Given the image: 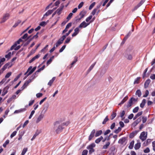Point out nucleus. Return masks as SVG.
I'll list each match as a JSON object with an SVG mask.
<instances>
[{
	"mask_svg": "<svg viewBox=\"0 0 155 155\" xmlns=\"http://www.w3.org/2000/svg\"><path fill=\"white\" fill-rule=\"evenodd\" d=\"M142 5L140 3H138L134 9V10H137L138 8H139L140 6Z\"/></svg>",
	"mask_w": 155,
	"mask_h": 155,
	"instance_id": "obj_48",
	"label": "nucleus"
},
{
	"mask_svg": "<svg viewBox=\"0 0 155 155\" xmlns=\"http://www.w3.org/2000/svg\"><path fill=\"white\" fill-rule=\"evenodd\" d=\"M136 134V133L135 132H133L130 133L129 135V137L130 138H133L134 137Z\"/></svg>",
	"mask_w": 155,
	"mask_h": 155,
	"instance_id": "obj_41",
	"label": "nucleus"
},
{
	"mask_svg": "<svg viewBox=\"0 0 155 155\" xmlns=\"http://www.w3.org/2000/svg\"><path fill=\"white\" fill-rule=\"evenodd\" d=\"M78 58L77 57H74V60L73 61V62L71 64V66L70 68H71L72 66L77 61Z\"/></svg>",
	"mask_w": 155,
	"mask_h": 155,
	"instance_id": "obj_30",
	"label": "nucleus"
},
{
	"mask_svg": "<svg viewBox=\"0 0 155 155\" xmlns=\"http://www.w3.org/2000/svg\"><path fill=\"white\" fill-rule=\"evenodd\" d=\"M21 22V21L20 20H18L17 21V22H16L14 25L13 26V28L16 27Z\"/></svg>",
	"mask_w": 155,
	"mask_h": 155,
	"instance_id": "obj_33",
	"label": "nucleus"
},
{
	"mask_svg": "<svg viewBox=\"0 0 155 155\" xmlns=\"http://www.w3.org/2000/svg\"><path fill=\"white\" fill-rule=\"evenodd\" d=\"M128 97L127 96L125 97L121 101V102L118 104V105L121 106L128 99Z\"/></svg>",
	"mask_w": 155,
	"mask_h": 155,
	"instance_id": "obj_16",
	"label": "nucleus"
},
{
	"mask_svg": "<svg viewBox=\"0 0 155 155\" xmlns=\"http://www.w3.org/2000/svg\"><path fill=\"white\" fill-rule=\"evenodd\" d=\"M8 92L7 90L5 88H4L3 90L2 96H4Z\"/></svg>",
	"mask_w": 155,
	"mask_h": 155,
	"instance_id": "obj_31",
	"label": "nucleus"
},
{
	"mask_svg": "<svg viewBox=\"0 0 155 155\" xmlns=\"http://www.w3.org/2000/svg\"><path fill=\"white\" fill-rule=\"evenodd\" d=\"M28 37V34L27 33H26L24 34V35L21 37L22 39H25L26 38Z\"/></svg>",
	"mask_w": 155,
	"mask_h": 155,
	"instance_id": "obj_63",
	"label": "nucleus"
},
{
	"mask_svg": "<svg viewBox=\"0 0 155 155\" xmlns=\"http://www.w3.org/2000/svg\"><path fill=\"white\" fill-rule=\"evenodd\" d=\"M96 63V62H95L91 65V66L90 67L87 71V73H88L89 72H90L93 69L94 66L95 65Z\"/></svg>",
	"mask_w": 155,
	"mask_h": 155,
	"instance_id": "obj_18",
	"label": "nucleus"
},
{
	"mask_svg": "<svg viewBox=\"0 0 155 155\" xmlns=\"http://www.w3.org/2000/svg\"><path fill=\"white\" fill-rule=\"evenodd\" d=\"M117 114L115 112H113L112 114L111 115V120H113L116 116Z\"/></svg>",
	"mask_w": 155,
	"mask_h": 155,
	"instance_id": "obj_34",
	"label": "nucleus"
},
{
	"mask_svg": "<svg viewBox=\"0 0 155 155\" xmlns=\"http://www.w3.org/2000/svg\"><path fill=\"white\" fill-rule=\"evenodd\" d=\"M141 120V117L138 118L136 120H135L133 123V124L135 126L136 125L138 124Z\"/></svg>",
	"mask_w": 155,
	"mask_h": 155,
	"instance_id": "obj_17",
	"label": "nucleus"
},
{
	"mask_svg": "<svg viewBox=\"0 0 155 155\" xmlns=\"http://www.w3.org/2000/svg\"><path fill=\"white\" fill-rule=\"evenodd\" d=\"M86 13V12L85 11H82L79 14V15L81 16L80 17H81L82 18H83L85 15Z\"/></svg>",
	"mask_w": 155,
	"mask_h": 155,
	"instance_id": "obj_28",
	"label": "nucleus"
},
{
	"mask_svg": "<svg viewBox=\"0 0 155 155\" xmlns=\"http://www.w3.org/2000/svg\"><path fill=\"white\" fill-rule=\"evenodd\" d=\"M127 138L126 137H123L119 139L118 141L119 143L123 145L126 143Z\"/></svg>",
	"mask_w": 155,
	"mask_h": 155,
	"instance_id": "obj_10",
	"label": "nucleus"
},
{
	"mask_svg": "<svg viewBox=\"0 0 155 155\" xmlns=\"http://www.w3.org/2000/svg\"><path fill=\"white\" fill-rule=\"evenodd\" d=\"M92 15H90L86 19V22H88L92 18Z\"/></svg>",
	"mask_w": 155,
	"mask_h": 155,
	"instance_id": "obj_56",
	"label": "nucleus"
},
{
	"mask_svg": "<svg viewBox=\"0 0 155 155\" xmlns=\"http://www.w3.org/2000/svg\"><path fill=\"white\" fill-rule=\"evenodd\" d=\"M73 15V14L72 13H70L68 17L67 18V19L68 21L71 18L72 16V15Z\"/></svg>",
	"mask_w": 155,
	"mask_h": 155,
	"instance_id": "obj_45",
	"label": "nucleus"
},
{
	"mask_svg": "<svg viewBox=\"0 0 155 155\" xmlns=\"http://www.w3.org/2000/svg\"><path fill=\"white\" fill-rule=\"evenodd\" d=\"M147 120V117H142V122L143 123H145Z\"/></svg>",
	"mask_w": 155,
	"mask_h": 155,
	"instance_id": "obj_61",
	"label": "nucleus"
},
{
	"mask_svg": "<svg viewBox=\"0 0 155 155\" xmlns=\"http://www.w3.org/2000/svg\"><path fill=\"white\" fill-rule=\"evenodd\" d=\"M9 142V140H7L4 143L3 146L4 147H5L7 145H8Z\"/></svg>",
	"mask_w": 155,
	"mask_h": 155,
	"instance_id": "obj_37",
	"label": "nucleus"
},
{
	"mask_svg": "<svg viewBox=\"0 0 155 155\" xmlns=\"http://www.w3.org/2000/svg\"><path fill=\"white\" fill-rule=\"evenodd\" d=\"M63 128V125L60 124L58 121H56L54 123L53 129L57 134L61 132Z\"/></svg>",
	"mask_w": 155,
	"mask_h": 155,
	"instance_id": "obj_1",
	"label": "nucleus"
},
{
	"mask_svg": "<svg viewBox=\"0 0 155 155\" xmlns=\"http://www.w3.org/2000/svg\"><path fill=\"white\" fill-rule=\"evenodd\" d=\"M37 76H36V73H34L32 74V75L29 79L26 81L24 84L26 87Z\"/></svg>",
	"mask_w": 155,
	"mask_h": 155,
	"instance_id": "obj_4",
	"label": "nucleus"
},
{
	"mask_svg": "<svg viewBox=\"0 0 155 155\" xmlns=\"http://www.w3.org/2000/svg\"><path fill=\"white\" fill-rule=\"evenodd\" d=\"M125 57L128 60H131L133 58V56L132 55L127 53L125 55Z\"/></svg>",
	"mask_w": 155,
	"mask_h": 155,
	"instance_id": "obj_14",
	"label": "nucleus"
},
{
	"mask_svg": "<svg viewBox=\"0 0 155 155\" xmlns=\"http://www.w3.org/2000/svg\"><path fill=\"white\" fill-rule=\"evenodd\" d=\"M92 22V21H91L89 23H86L85 21H84L78 26L80 28H85L89 25Z\"/></svg>",
	"mask_w": 155,
	"mask_h": 155,
	"instance_id": "obj_8",
	"label": "nucleus"
},
{
	"mask_svg": "<svg viewBox=\"0 0 155 155\" xmlns=\"http://www.w3.org/2000/svg\"><path fill=\"white\" fill-rule=\"evenodd\" d=\"M102 130L97 131L96 133L95 134V137H97L100 136L102 134Z\"/></svg>",
	"mask_w": 155,
	"mask_h": 155,
	"instance_id": "obj_25",
	"label": "nucleus"
},
{
	"mask_svg": "<svg viewBox=\"0 0 155 155\" xmlns=\"http://www.w3.org/2000/svg\"><path fill=\"white\" fill-rule=\"evenodd\" d=\"M110 143L109 142H107L106 143V144L104 145L103 149H107L108 148V146L110 145Z\"/></svg>",
	"mask_w": 155,
	"mask_h": 155,
	"instance_id": "obj_29",
	"label": "nucleus"
},
{
	"mask_svg": "<svg viewBox=\"0 0 155 155\" xmlns=\"http://www.w3.org/2000/svg\"><path fill=\"white\" fill-rule=\"evenodd\" d=\"M152 143L153 150L155 152V141L153 142Z\"/></svg>",
	"mask_w": 155,
	"mask_h": 155,
	"instance_id": "obj_64",
	"label": "nucleus"
},
{
	"mask_svg": "<svg viewBox=\"0 0 155 155\" xmlns=\"http://www.w3.org/2000/svg\"><path fill=\"white\" fill-rule=\"evenodd\" d=\"M103 139V137L101 136L100 137L95 140V142L97 143H98Z\"/></svg>",
	"mask_w": 155,
	"mask_h": 155,
	"instance_id": "obj_27",
	"label": "nucleus"
},
{
	"mask_svg": "<svg viewBox=\"0 0 155 155\" xmlns=\"http://www.w3.org/2000/svg\"><path fill=\"white\" fill-rule=\"evenodd\" d=\"M44 116V114L42 113V112H41L40 115L38 116L36 120V123H38L43 118Z\"/></svg>",
	"mask_w": 155,
	"mask_h": 155,
	"instance_id": "obj_9",
	"label": "nucleus"
},
{
	"mask_svg": "<svg viewBox=\"0 0 155 155\" xmlns=\"http://www.w3.org/2000/svg\"><path fill=\"white\" fill-rule=\"evenodd\" d=\"M23 40L21 38H20L17 41L15 42V43H16V45H17L19 44L20 43V42H23Z\"/></svg>",
	"mask_w": 155,
	"mask_h": 155,
	"instance_id": "obj_46",
	"label": "nucleus"
},
{
	"mask_svg": "<svg viewBox=\"0 0 155 155\" xmlns=\"http://www.w3.org/2000/svg\"><path fill=\"white\" fill-rule=\"evenodd\" d=\"M134 140H132L131 141V142L130 143V145L129 146V148L130 149H132L134 147Z\"/></svg>",
	"mask_w": 155,
	"mask_h": 155,
	"instance_id": "obj_26",
	"label": "nucleus"
},
{
	"mask_svg": "<svg viewBox=\"0 0 155 155\" xmlns=\"http://www.w3.org/2000/svg\"><path fill=\"white\" fill-rule=\"evenodd\" d=\"M71 38L70 37H68L66 40L65 41L64 44H68L69 42L70 41H71Z\"/></svg>",
	"mask_w": 155,
	"mask_h": 155,
	"instance_id": "obj_44",
	"label": "nucleus"
},
{
	"mask_svg": "<svg viewBox=\"0 0 155 155\" xmlns=\"http://www.w3.org/2000/svg\"><path fill=\"white\" fill-rule=\"evenodd\" d=\"M147 137V134H145V133L144 131L142 132L139 137L142 140V141H143L145 140Z\"/></svg>",
	"mask_w": 155,
	"mask_h": 155,
	"instance_id": "obj_6",
	"label": "nucleus"
},
{
	"mask_svg": "<svg viewBox=\"0 0 155 155\" xmlns=\"http://www.w3.org/2000/svg\"><path fill=\"white\" fill-rule=\"evenodd\" d=\"M54 11L53 10H48L44 15V17L48 16L52 13Z\"/></svg>",
	"mask_w": 155,
	"mask_h": 155,
	"instance_id": "obj_15",
	"label": "nucleus"
},
{
	"mask_svg": "<svg viewBox=\"0 0 155 155\" xmlns=\"http://www.w3.org/2000/svg\"><path fill=\"white\" fill-rule=\"evenodd\" d=\"M95 147V144L94 143H93L89 145L87 147V149L89 150V154H92L94 151V150L93 148Z\"/></svg>",
	"mask_w": 155,
	"mask_h": 155,
	"instance_id": "obj_2",
	"label": "nucleus"
},
{
	"mask_svg": "<svg viewBox=\"0 0 155 155\" xmlns=\"http://www.w3.org/2000/svg\"><path fill=\"white\" fill-rule=\"evenodd\" d=\"M17 46L16 44V43H14V44L12 45L10 48V49L8 50V51H9L10 50H13L14 49V48Z\"/></svg>",
	"mask_w": 155,
	"mask_h": 155,
	"instance_id": "obj_52",
	"label": "nucleus"
},
{
	"mask_svg": "<svg viewBox=\"0 0 155 155\" xmlns=\"http://www.w3.org/2000/svg\"><path fill=\"white\" fill-rule=\"evenodd\" d=\"M97 10L95 8L94 9V10L92 11V12H91V15H94L97 12Z\"/></svg>",
	"mask_w": 155,
	"mask_h": 155,
	"instance_id": "obj_55",
	"label": "nucleus"
},
{
	"mask_svg": "<svg viewBox=\"0 0 155 155\" xmlns=\"http://www.w3.org/2000/svg\"><path fill=\"white\" fill-rule=\"evenodd\" d=\"M137 99L134 97H131L129 100L127 104V107L128 108L131 106L134 102L137 101Z\"/></svg>",
	"mask_w": 155,
	"mask_h": 155,
	"instance_id": "obj_3",
	"label": "nucleus"
},
{
	"mask_svg": "<svg viewBox=\"0 0 155 155\" xmlns=\"http://www.w3.org/2000/svg\"><path fill=\"white\" fill-rule=\"evenodd\" d=\"M149 94V92L148 90H146L145 92V94L143 95V97H147Z\"/></svg>",
	"mask_w": 155,
	"mask_h": 155,
	"instance_id": "obj_51",
	"label": "nucleus"
},
{
	"mask_svg": "<svg viewBox=\"0 0 155 155\" xmlns=\"http://www.w3.org/2000/svg\"><path fill=\"white\" fill-rule=\"evenodd\" d=\"M121 130V128L120 127H119L117 129H116L114 130V132L116 134H118Z\"/></svg>",
	"mask_w": 155,
	"mask_h": 155,
	"instance_id": "obj_43",
	"label": "nucleus"
},
{
	"mask_svg": "<svg viewBox=\"0 0 155 155\" xmlns=\"http://www.w3.org/2000/svg\"><path fill=\"white\" fill-rule=\"evenodd\" d=\"M7 65V64H5L1 69V71H2V72H3L8 68Z\"/></svg>",
	"mask_w": 155,
	"mask_h": 155,
	"instance_id": "obj_42",
	"label": "nucleus"
},
{
	"mask_svg": "<svg viewBox=\"0 0 155 155\" xmlns=\"http://www.w3.org/2000/svg\"><path fill=\"white\" fill-rule=\"evenodd\" d=\"M28 150V148H25L23 149L21 153V155H24Z\"/></svg>",
	"mask_w": 155,
	"mask_h": 155,
	"instance_id": "obj_35",
	"label": "nucleus"
},
{
	"mask_svg": "<svg viewBox=\"0 0 155 155\" xmlns=\"http://www.w3.org/2000/svg\"><path fill=\"white\" fill-rule=\"evenodd\" d=\"M65 39V36H63L58 40L57 42H58L59 44L61 45L63 43L64 40Z\"/></svg>",
	"mask_w": 155,
	"mask_h": 155,
	"instance_id": "obj_13",
	"label": "nucleus"
},
{
	"mask_svg": "<svg viewBox=\"0 0 155 155\" xmlns=\"http://www.w3.org/2000/svg\"><path fill=\"white\" fill-rule=\"evenodd\" d=\"M66 47V45H64L61 47V48L60 49L59 51V52H61Z\"/></svg>",
	"mask_w": 155,
	"mask_h": 155,
	"instance_id": "obj_54",
	"label": "nucleus"
},
{
	"mask_svg": "<svg viewBox=\"0 0 155 155\" xmlns=\"http://www.w3.org/2000/svg\"><path fill=\"white\" fill-rule=\"evenodd\" d=\"M150 152V150L149 147H147L144 150V152L146 153H149Z\"/></svg>",
	"mask_w": 155,
	"mask_h": 155,
	"instance_id": "obj_60",
	"label": "nucleus"
},
{
	"mask_svg": "<svg viewBox=\"0 0 155 155\" xmlns=\"http://www.w3.org/2000/svg\"><path fill=\"white\" fill-rule=\"evenodd\" d=\"M88 151L87 150H84L82 152L81 155H87Z\"/></svg>",
	"mask_w": 155,
	"mask_h": 155,
	"instance_id": "obj_57",
	"label": "nucleus"
},
{
	"mask_svg": "<svg viewBox=\"0 0 155 155\" xmlns=\"http://www.w3.org/2000/svg\"><path fill=\"white\" fill-rule=\"evenodd\" d=\"M151 141V140L150 139H148L147 140L146 142L143 143V145L144 146H146L148 145Z\"/></svg>",
	"mask_w": 155,
	"mask_h": 155,
	"instance_id": "obj_21",
	"label": "nucleus"
},
{
	"mask_svg": "<svg viewBox=\"0 0 155 155\" xmlns=\"http://www.w3.org/2000/svg\"><path fill=\"white\" fill-rule=\"evenodd\" d=\"M11 52H9L8 54L5 55V58H8V59L10 58L11 57Z\"/></svg>",
	"mask_w": 155,
	"mask_h": 155,
	"instance_id": "obj_38",
	"label": "nucleus"
},
{
	"mask_svg": "<svg viewBox=\"0 0 155 155\" xmlns=\"http://www.w3.org/2000/svg\"><path fill=\"white\" fill-rule=\"evenodd\" d=\"M55 77H53L52 79L50 80L49 81L48 83V85L50 86H51L53 83L54 81L55 80Z\"/></svg>",
	"mask_w": 155,
	"mask_h": 155,
	"instance_id": "obj_20",
	"label": "nucleus"
},
{
	"mask_svg": "<svg viewBox=\"0 0 155 155\" xmlns=\"http://www.w3.org/2000/svg\"><path fill=\"white\" fill-rule=\"evenodd\" d=\"M54 56H53L47 61V66H48L51 62L52 60H53V59H54Z\"/></svg>",
	"mask_w": 155,
	"mask_h": 155,
	"instance_id": "obj_22",
	"label": "nucleus"
},
{
	"mask_svg": "<svg viewBox=\"0 0 155 155\" xmlns=\"http://www.w3.org/2000/svg\"><path fill=\"white\" fill-rule=\"evenodd\" d=\"M95 129L93 130L91 132V134L88 137V140L91 141L93 138L94 137V134L95 133Z\"/></svg>",
	"mask_w": 155,
	"mask_h": 155,
	"instance_id": "obj_11",
	"label": "nucleus"
},
{
	"mask_svg": "<svg viewBox=\"0 0 155 155\" xmlns=\"http://www.w3.org/2000/svg\"><path fill=\"white\" fill-rule=\"evenodd\" d=\"M12 74V72H10L7 73L5 76V78H9Z\"/></svg>",
	"mask_w": 155,
	"mask_h": 155,
	"instance_id": "obj_53",
	"label": "nucleus"
},
{
	"mask_svg": "<svg viewBox=\"0 0 155 155\" xmlns=\"http://www.w3.org/2000/svg\"><path fill=\"white\" fill-rule=\"evenodd\" d=\"M6 64H7V66L8 68H9L11 67L13 65V64L10 62L8 63H6Z\"/></svg>",
	"mask_w": 155,
	"mask_h": 155,
	"instance_id": "obj_47",
	"label": "nucleus"
},
{
	"mask_svg": "<svg viewBox=\"0 0 155 155\" xmlns=\"http://www.w3.org/2000/svg\"><path fill=\"white\" fill-rule=\"evenodd\" d=\"M108 120L109 119L108 118V116H107L104 119L103 122H102V124H105L106 122H107Z\"/></svg>",
	"mask_w": 155,
	"mask_h": 155,
	"instance_id": "obj_36",
	"label": "nucleus"
},
{
	"mask_svg": "<svg viewBox=\"0 0 155 155\" xmlns=\"http://www.w3.org/2000/svg\"><path fill=\"white\" fill-rule=\"evenodd\" d=\"M64 6V4L63 3L61 4L60 7L56 11L58 15H60L61 14V12L63 9Z\"/></svg>",
	"mask_w": 155,
	"mask_h": 155,
	"instance_id": "obj_7",
	"label": "nucleus"
},
{
	"mask_svg": "<svg viewBox=\"0 0 155 155\" xmlns=\"http://www.w3.org/2000/svg\"><path fill=\"white\" fill-rule=\"evenodd\" d=\"M34 102H35L34 100L30 101L29 102V103L28 104V106H31L33 104V103H34Z\"/></svg>",
	"mask_w": 155,
	"mask_h": 155,
	"instance_id": "obj_58",
	"label": "nucleus"
},
{
	"mask_svg": "<svg viewBox=\"0 0 155 155\" xmlns=\"http://www.w3.org/2000/svg\"><path fill=\"white\" fill-rule=\"evenodd\" d=\"M46 25V23L45 21H42L39 24L40 25L42 26H44Z\"/></svg>",
	"mask_w": 155,
	"mask_h": 155,
	"instance_id": "obj_62",
	"label": "nucleus"
},
{
	"mask_svg": "<svg viewBox=\"0 0 155 155\" xmlns=\"http://www.w3.org/2000/svg\"><path fill=\"white\" fill-rule=\"evenodd\" d=\"M141 78L140 77H137L134 80V84H138L140 83V81Z\"/></svg>",
	"mask_w": 155,
	"mask_h": 155,
	"instance_id": "obj_23",
	"label": "nucleus"
},
{
	"mask_svg": "<svg viewBox=\"0 0 155 155\" xmlns=\"http://www.w3.org/2000/svg\"><path fill=\"white\" fill-rule=\"evenodd\" d=\"M95 5V2H93L89 6V10H90L92 9V8Z\"/></svg>",
	"mask_w": 155,
	"mask_h": 155,
	"instance_id": "obj_39",
	"label": "nucleus"
},
{
	"mask_svg": "<svg viewBox=\"0 0 155 155\" xmlns=\"http://www.w3.org/2000/svg\"><path fill=\"white\" fill-rule=\"evenodd\" d=\"M151 82L150 79H148L145 82L144 84V87L145 88H147L148 87L150 83Z\"/></svg>",
	"mask_w": 155,
	"mask_h": 155,
	"instance_id": "obj_12",
	"label": "nucleus"
},
{
	"mask_svg": "<svg viewBox=\"0 0 155 155\" xmlns=\"http://www.w3.org/2000/svg\"><path fill=\"white\" fill-rule=\"evenodd\" d=\"M17 133V131H15L12 133L10 135V137L11 138H12L14 136H15Z\"/></svg>",
	"mask_w": 155,
	"mask_h": 155,
	"instance_id": "obj_50",
	"label": "nucleus"
},
{
	"mask_svg": "<svg viewBox=\"0 0 155 155\" xmlns=\"http://www.w3.org/2000/svg\"><path fill=\"white\" fill-rule=\"evenodd\" d=\"M136 94L138 95L139 97L141 96V93L140 90H138L136 92Z\"/></svg>",
	"mask_w": 155,
	"mask_h": 155,
	"instance_id": "obj_32",
	"label": "nucleus"
},
{
	"mask_svg": "<svg viewBox=\"0 0 155 155\" xmlns=\"http://www.w3.org/2000/svg\"><path fill=\"white\" fill-rule=\"evenodd\" d=\"M84 5V2H81L78 5V9H80Z\"/></svg>",
	"mask_w": 155,
	"mask_h": 155,
	"instance_id": "obj_59",
	"label": "nucleus"
},
{
	"mask_svg": "<svg viewBox=\"0 0 155 155\" xmlns=\"http://www.w3.org/2000/svg\"><path fill=\"white\" fill-rule=\"evenodd\" d=\"M141 146V143L140 142H138L136 143L134 146V148L135 150H137L140 148Z\"/></svg>",
	"mask_w": 155,
	"mask_h": 155,
	"instance_id": "obj_19",
	"label": "nucleus"
},
{
	"mask_svg": "<svg viewBox=\"0 0 155 155\" xmlns=\"http://www.w3.org/2000/svg\"><path fill=\"white\" fill-rule=\"evenodd\" d=\"M10 16V14L8 13H6L4 14L3 17L1 18V21H0V23L2 24L5 22L7 20H8Z\"/></svg>",
	"mask_w": 155,
	"mask_h": 155,
	"instance_id": "obj_5",
	"label": "nucleus"
},
{
	"mask_svg": "<svg viewBox=\"0 0 155 155\" xmlns=\"http://www.w3.org/2000/svg\"><path fill=\"white\" fill-rule=\"evenodd\" d=\"M139 109L138 107H137L134 108L133 110V112L134 113H136L138 112Z\"/></svg>",
	"mask_w": 155,
	"mask_h": 155,
	"instance_id": "obj_40",
	"label": "nucleus"
},
{
	"mask_svg": "<svg viewBox=\"0 0 155 155\" xmlns=\"http://www.w3.org/2000/svg\"><path fill=\"white\" fill-rule=\"evenodd\" d=\"M146 102V100L145 99H143L142 101V103L140 104V107L142 108H143L145 105Z\"/></svg>",
	"mask_w": 155,
	"mask_h": 155,
	"instance_id": "obj_24",
	"label": "nucleus"
},
{
	"mask_svg": "<svg viewBox=\"0 0 155 155\" xmlns=\"http://www.w3.org/2000/svg\"><path fill=\"white\" fill-rule=\"evenodd\" d=\"M73 30V29H72L70 30L67 33H66L65 35H63V36H65L66 38V37L68 36L70 34V33Z\"/></svg>",
	"mask_w": 155,
	"mask_h": 155,
	"instance_id": "obj_49",
	"label": "nucleus"
}]
</instances>
